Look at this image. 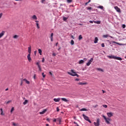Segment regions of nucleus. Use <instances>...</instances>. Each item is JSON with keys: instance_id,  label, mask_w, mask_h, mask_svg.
Wrapping results in <instances>:
<instances>
[{"instance_id": "nucleus-35", "label": "nucleus", "mask_w": 126, "mask_h": 126, "mask_svg": "<svg viewBox=\"0 0 126 126\" xmlns=\"http://www.w3.org/2000/svg\"><path fill=\"white\" fill-rule=\"evenodd\" d=\"M42 76H43V77L44 78H45V77H46V74H44V72H43V73H42Z\"/></svg>"}, {"instance_id": "nucleus-64", "label": "nucleus", "mask_w": 126, "mask_h": 126, "mask_svg": "<svg viewBox=\"0 0 126 126\" xmlns=\"http://www.w3.org/2000/svg\"><path fill=\"white\" fill-rule=\"evenodd\" d=\"M88 3H88V2H87L85 3V5H87Z\"/></svg>"}, {"instance_id": "nucleus-45", "label": "nucleus", "mask_w": 126, "mask_h": 126, "mask_svg": "<svg viewBox=\"0 0 126 126\" xmlns=\"http://www.w3.org/2000/svg\"><path fill=\"white\" fill-rule=\"evenodd\" d=\"M44 62H45V58H42V63H44Z\"/></svg>"}, {"instance_id": "nucleus-57", "label": "nucleus", "mask_w": 126, "mask_h": 126, "mask_svg": "<svg viewBox=\"0 0 126 126\" xmlns=\"http://www.w3.org/2000/svg\"><path fill=\"white\" fill-rule=\"evenodd\" d=\"M88 9H89V10L92 9L91 7H88Z\"/></svg>"}, {"instance_id": "nucleus-3", "label": "nucleus", "mask_w": 126, "mask_h": 126, "mask_svg": "<svg viewBox=\"0 0 126 126\" xmlns=\"http://www.w3.org/2000/svg\"><path fill=\"white\" fill-rule=\"evenodd\" d=\"M102 117H103V119L105 120V123H106L107 125H110V124H111V123H110V122H111V118H106V116H105V115H102Z\"/></svg>"}, {"instance_id": "nucleus-9", "label": "nucleus", "mask_w": 126, "mask_h": 126, "mask_svg": "<svg viewBox=\"0 0 126 126\" xmlns=\"http://www.w3.org/2000/svg\"><path fill=\"white\" fill-rule=\"evenodd\" d=\"M37 19H38V18H37V16H36V15H33V16H32V20H37Z\"/></svg>"}, {"instance_id": "nucleus-43", "label": "nucleus", "mask_w": 126, "mask_h": 126, "mask_svg": "<svg viewBox=\"0 0 126 126\" xmlns=\"http://www.w3.org/2000/svg\"><path fill=\"white\" fill-rule=\"evenodd\" d=\"M53 36H54V33H52L51 34L50 38H52Z\"/></svg>"}, {"instance_id": "nucleus-25", "label": "nucleus", "mask_w": 126, "mask_h": 126, "mask_svg": "<svg viewBox=\"0 0 126 126\" xmlns=\"http://www.w3.org/2000/svg\"><path fill=\"white\" fill-rule=\"evenodd\" d=\"M97 70H98L99 71H104V70H103V69L100 68H96Z\"/></svg>"}, {"instance_id": "nucleus-8", "label": "nucleus", "mask_w": 126, "mask_h": 126, "mask_svg": "<svg viewBox=\"0 0 126 126\" xmlns=\"http://www.w3.org/2000/svg\"><path fill=\"white\" fill-rule=\"evenodd\" d=\"M27 58H28V60L29 62L30 63V62H31V61H32V59H31V54H29L27 56Z\"/></svg>"}, {"instance_id": "nucleus-63", "label": "nucleus", "mask_w": 126, "mask_h": 126, "mask_svg": "<svg viewBox=\"0 0 126 126\" xmlns=\"http://www.w3.org/2000/svg\"><path fill=\"white\" fill-rule=\"evenodd\" d=\"M71 38H72V39H74V37L73 36V35H71Z\"/></svg>"}, {"instance_id": "nucleus-33", "label": "nucleus", "mask_w": 126, "mask_h": 126, "mask_svg": "<svg viewBox=\"0 0 126 126\" xmlns=\"http://www.w3.org/2000/svg\"><path fill=\"white\" fill-rule=\"evenodd\" d=\"M103 108H108V106L107 105L103 104L102 105Z\"/></svg>"}, {"instance_id": "nucleus-32", "label": "nucleus", "mask_w": 126, "mask_h": 126, "mask_svg": "<svg viewBox=\"0 0 126 126\" xmlns=\"http://www.w3.org/2000/svg\"><path fill=\"white\" fill-rule=\"evenodd\" d=\"M36 24L37 29H40V27L39 26V23H36Z\"/></svg>"}, {"instance_id": "nucleus-23", "label": "nucleus", "mask_w": 126, "mask_h": 126, "mask_svg": "<svg viewBox=\"0 0 126 126\" xmlns=\"http://www.w3.org/2000/svg\"><path fill=\"white\" fill-rule=\"evenodd\" d=\"M94 23H96V24H100L101 23V21H94Z\"/></svg>"}, {"instance_id": "nucleus-46", "label": "nucleus", "mask_w": 126, "mask_h": 126, "mask_svg": "<svg viewBox=\"0 0 126 126\" xmlns=\"http://www.w3.org/2000/svg\"><path fill=\"white\" fill-rule=\"evenodd\" d=\"M57 112H60V108H59V107L57 108Z\"/></svg>"}, {"instance_id": "nucleus-18", "label": "nucleus", "mask_w": 126, "mask_h": 126, "mask_svg": "<svg viewBox=\"0 0 126 126\" xmlns=\"http://www.w3.org/2000/svg\"><path fill=\"white\" fill-rule=\"evenodd\" d=\"M94 43V44H96V43H98V37H95Z\"/></svg>"}, {"instance_id": "nucleus-17", "label": "nucleus", "mask_w": 126, "mask_h": 126, "mask_svg": "<svg viewBox=\"0 0 126 126\" xmlns=\"http://www.w3.org/2000/svg\"><path fill=\"white\" fill-rule=\"evenodd\" d=\"M61 100H62V101H64V102H68L69 100L66 99V98H62Z\"/></svg>"}, {"instance_id": "nucleus-34", "label": "nucleus", "mask_w": 126, "mask_h": 126, "mask_svg": "<svg viewBox=\"0 0 126 126\" xmlns=\"http://www.w3.org/2000/svg\"><path fill=\"white\" fill-rule=\"evenodd\" d=\"M13 111H14V107H12L11 109V113H12L13 112Z\"/></svg>"}, {"instance_id": "nucleus-61", "label": "nucleus", "mask_w": 126, "mask_h": 126, "mask_svg": "<svg viewBox=\"0 0 126 126\" xmlns=\"http://www.w3.org/2000/svg\"><path fill=\"white\" fill-rule=\"evenodd\" d=\"M106 93V92H105V91H104V90H102V93Z\"/></svg>"}, {"instance_id": "nucleus-48", "label": "nucleus", "mask_w": 126, "mask_h": 126, "mask_svg": "<svg viewBox=\"0 0 126 126\" xmlns=\"http://www.w3.org/2000/svg\"><path fill=\"white\" fill-rule=\"evenodd\" d=\"M1 16H2V13H0V18H1Z\"/></svg>"}, {"instance_id": "nucleus-38", "label": "nucleus", "mask_w": 126, "mask_h": 126, "mask_svg": "<svg viewBox=\"0 0 126 126\" xmlns=\"http://www.w3.org/2000/svg\"><path fill=\"white\" fill-rule=\"evenodd\" d=\"M36 65H38V67H39V66H41V65H40V63H39V62L36 63Z\"/></svg>"}, {"instance_id": "nucleus-10", "label": "nucleus", "mask_w": 126, "mask_h": 126, "mask_svg": "<svg viewBox=\"0 0 126 126\" xmlns=\"http://www.w3.org/2000/svg\"><path fill=\"white\" fill-rule=\"evenodd\" d=\"M48 111L47 109H44L43 111L39 112L40 115H44Z\"/></svg>"}, {"instance_id": "nucleus-11", "label": "nucleus", "mask_w": 126, "mask_h": 126, "mask_svg": "<svg viewBox=\"0 0 126 126\" xmlns=\"http://www.w3.org/2000/svg\"><path fill=\"white\" fill-rule=\"evenodd\" d=\"M114 8L116 10V11H117V12H121V9H120L119 7L116 6L114 7Z\"/></svg>"}, {"instance_id": "nucleus-7", "label": "nucleus", "mask_w": 126, "mask_h": 126, "mask_svg": "<svg viewBox=\"0 0 126 126\" xmlns=\"http://www.w3.org/2000/svg\"><path fill=\"white\" fill-rule=\"evenodd\" d=\"M99 122H100V120L99 119H97V122H94V125L95 126H99Z\"/></svg>"}, {"instance_id": "nucleus-51", "label": "nucleus", "mask_w": 126, "mask_h": 126, "mask_svg": "<svg viewBox=\"0 0 126 126\" xmlns=\"http://www.w3.org/2000/svg\"><path fill=\"white\" fill-rule=\"evenodd\" d=\"M46 121H47V122H50V119L49 118L46 119Z\"/></svg>"}, {"instance_id": "nucleus-14", "label": "nucleus", "mask_w": 126, "mask_h": 126, "mask_svg": "<svg viewBox=\"0 0 126 126\" xmlns=\"http://www.w3.org/2000/svg\"><path fill=\"white\" fill-rule=\"evenodd\" d=\"M23 81H25L26 82V83H27V84H30V82H29V81L27 80V79H24Z\"/></svg>"}, {"instance_id": "nucleus-5", "label": "nucleus", "mask_w": 126, "mask_h": 126, "mask_svg": "<svg viewBox=\"0 0 126 126\" xmlns=\"http://www.w3.org/2000/svg\"><path fill=\"white\" fill-rule=\"evenodd\" d=\"M107 115L108 118H112V117L114 116V113H113V112H108L107 113Z\"/></svg>"}, {"instance_id": "nucleus-15", "label": "nucleus", "mask_w": 126, "mask_h": 126, "mask_svg": "<svg viewBox=\"0 0 126 126\" xmlns=\"http://www.w3.org/2000/svg\"><path fill=\"white\" fill-rule=\"evenodd\" d=\"M57 122H59V125H61V123H62V118H57Z\"/></svg>"}, {"instance_id": "nucleus-2", "label": "nucleus", "mask_w": 126, "mask_h": 126, "mask_svg": "<svg viewBox=\"0 0 126 126\" xmlns=\"http://www.w3.org/2000/svg\"><path fill=\"white\" fill-rule=\"evenodd\" d=\"M72 72V73H71ZM70 72H67L68 74L71 75V76H77V77H79V75L76 74V72H74V70H71Z\"/></svg>"}, {"instance_id": "nucleus-59", "label": "nucleus", "mask_w": 126, "mask_h": 126, "mask_svg": "<svg viewBox=\"0 0 126 126\" xmlns=\"http://www.w3.org/2000/svg\"><path fill=\"white\" fill-rule=\"evenodd\" d=\"M35 22H36V23H39L38 21H36V20L35 21Z\"/></svg>"}, {"instance_id": "nucleus-39", "label": "nucleus", "mask_w": 126, "mask_h": 126, "mask_svg": "<svg viewBox=\"0 0 126 126\" xmlns=\"http://www.w3.org/2000/svg\"><path fill=\"white\" fill-rule=\"evenodd\" d=\"M12 125H13V126H17V124H15L14 122H12Z\"/></svg>"}, {"instance_id": "nucleus-16", "label": "nucleus", "mask_w": 126, "mask_h": 126, "mask_svg": "<svg viewBox=\"0 0 126 126\" xmlns=\"http://www.w3.org/2000/svg\"><path fill=\"white\" fill-rule=\"evenodd\" d=\"M54 102H59V101H61V98H54Z\"/></svg>"}, {"instance_id": "nucleus-4", "label": "nucleus", "mask_w": 126, "mask_h": 126, "mask_svg": "<svg viewBox=\"0 0 126 126\" xmlns=\"http://www.w3.org/2000/svg\"><path fill=\"white\" fill-rule=\"evenodd\" d=\"M82 116L83 117L84 120H85L86 121H87V122H89V123L91 124V121H90V120H89V117H87L85 114H83Z\"/></svg>"}, {"instance_id": "nucleus-24", "label": "nucleus", "mask_w": 126, "mask_h": 126, "mask_svg": "<svg viewBox=\"0 0 126 126\" xmlns=\"http://www.w3.org/2000/svg\"><path fill=\"white\" fill-rule=\"evenodd\" d=\"M28 103V100H25V101L23 102V105H26Z\"/></svg>"}, {"instance_id": "nucleus-55", "label": "nucleus", "mask_w": 126, "mask_h": 126, "mask_svg": "<svg viewBox=\"0 0 126 126\" xmlns=\"http://www.w3.org/2000/svg\"><path fill=\"white\" fill-rule=\"evenodd\" d=\"M36 54H37V51H34V55H35V56H36Z\"/></svg>"}, {"instance_id": "nucleus-29", "label": "nucleus", "mask_w": 126, "mask_h": 126, "mask_svg": "<svg viewBox=\"0 0 126 126\" xmlns=\"http://www.w3.org/2000/svg\"><path fill=\"white\" fill-rule=\"evenodd\" d=\"M71 45H74V41H73V40H71Z\"/></svg>"}, {"instance_id": "nucleus-28", "label": "nucleus", "mask_w": 126, "mask_h": 126, "mask_svg": "<svg viewBox=\"0 0 126 126\" xmlns=\"http://www.w3.org/2000/svg\"><path fill=\"white\" fill-rule=\"evenodd\" d=\"M97 8H100V9H103V8H104V7H103V6H99L97 7Z\"/></svg>"}, {"instance_id": "nucleus-41", "label": "nucleus", "mask_w": 126, "mask_h": 126, "mask_svg": "<svg viewBox=\"0 0 126 126\" xmlns=\"http://www.w3.org/2000/svg\"><path fill=\"white\" fill-rule=\"evenodd\" d=\"M101 47H102V48H104V47H105V44L102 43V44H101Z\"/></svg>"}, {"instance_id": "nucleus-54", "label": "nucleus", "mask_w": 126, "mask_h": 126, "mask_svg": "<svg viewBox=\"0 0 126 126\" xmlns=\"http://www.w3.org/2000/svg\"><path fill=\"white\" fill-rule=\"evenodd\" d=\"M50 39H51V42H53V37H50Z\"/></svg>"}, {"instance_id": "nucleus-1", "label": "nucleus", "mask_w": 126, "mask_h": 126, "mask_svg": "<svg viewBox=\"0 0 126 126\" xmlns=\"http://www.w3.org/2000/svg\"><path fill=\"white\" fill-rule=\"evenodd\" d=\"M107 58L109 59H113V60H118V61H122L123 59L121 57H118L114 55L108 56Z\"/></svg>"}, {"instance_id": "nucleus-6", "label": "nucleus", "mask_w": 126, "mask_h": 126, "mask_svg": "<svg viewBox=\"0 0 126 126\" xmlns=\"http://www.w3.org/2000/svg\"><path fill=\"white\" fill-rule=\"evenodd\" d=\"M93 61H94V59L93 58H91V60L89 61V62L87 63V65H88V66H89V65L91 64V63H92Z\"/></svg>"}, {"instance_id": "nucleus-21", "label": "nucleus", "mask_w": 126, "mask_h": 126, "mask_svg": "<svg viewBox=\"0 0 126 126\" xmlns=\"http://www.w3.org/2000/svg\"><path fill=\"white\" fill-rule=\"evenodd\" d=\"M78 84L79 85H85L86 84V83H78Z\"/></svg>"}, {"instance_id": "nucleus-58", "label": "nucleus", "mask_w": 126, "mask_h": 126, "mask_svg": "<svg viewBox=\"0 0 126 126\" xmlns=\"http://www.w3.org/2000/svg\"><path fill=\"white\" fill-rule=\"evenodd\" d=\"M0 110L1 111V113H2V112H3V111L2 110V108H0Z\"/></svg>"}, {"instance_id": "nucleus-56", "label": "nucleus", "mask_w": 126, "mask_h": 126, "mask_svg": "<svg viewBox=\"0 0 126 126\" xmlns=\"http://www.w3.org/2000/svg\"><path fill=\"white\" fill-rule=\"evenodd\" d=\"M49 74H50V75H53V73H52L51 72H49Z\"/></svg>"}, {"instance_id": "nucleus-62", "label": "nucleus", "mask_w": 126, "mask_h": 126, "mask_svg": "<svg viewBox=\"0 0 126 126\" xmlns=\"http://www.w3.org/2000/svg\"><path fill=\"white\" fill-rule=\"evenodd\" d=\"M44 1H45V0H41V2L43 3V2H44Z\"/></svg>"}, {"instance_id": "nucleus-50", "label": "nucleus", "mask_w": 126, "mask_h": 126, "mask_svg": "<svg viewBox=\"0 0 126 126\" xmlns=\"http://www.w3.org/2000/svg\"><path fill=\"white\" fill-rule=\"evenodd\" d=\"M122 27L123 28H125L126 27V25H123Z\"/></svg>"}, {"instance_id": "nucleus-30", "label": "nucleus", "mask_w": 126, "mask_h": 126, "mask_svg": "<svg viewBox=\"0 0 126 126\" xmlns=\"http://www.w3.org/2000/svg\"><path fill=\"white\" fill-rule=\"evenodd\" d=\"M66 0L68 3H70V2H72V0Z\"/></svg>"}, {"instance_id": "nucleus-44", "label": "nucleus", "mask_w": 126, "mask_h": 126, "mask_svg": "<svg viewBox=\"0 0 126 126\" xmlns=\"http://www.w3.org/2000/svg\"><path fill=\"white\" fill-rule=\"evenodd\" d=\"M11 100H9L6 102V104H9V103H11Z\"/></svg>"}, {"instance_id": "nucleus-42", "label": "nucleus", "mask_w": 126, "mask_h": 126, "mask_svg": "<svg viewBox=\"0 0 126 126\" xmlns=\"http://www.w3.org/2000/svg\"><path fill=\"white\" fill-rule=\"evenodd\" d=\"M52 56H53L54 57H56V56H57V54L55 53H53Z\"/></svg>"}, {"instance_id": "nucleus-13", "label": "nucleus", "mask_w": 126, "mask_h": 126, "mask_svg": "<svg viewBox=\"0 0 126 126\" xmlns=\"http://www.w3.org/2000/svg\"><path fill=\"white\" fill-rule=\"evenodd\" d=\"M32 48H31V46H30V47H28V53L30 54H31V52H32Z\"/></svg>"}, {"instance_id": "nucleus-19", "label": "nucleus", "mask_w": 126, "mask_h": 126, "mask_svg": "<svg viewBox=\"0 0 126 126\" xmlns=\"http://www.w3.org/2000/svg\"><path fill=\"white\" fill-rule=\"evenodd\" d=\"M38 51L40 56H42V50L38 49Z\"/></svg>"}, {"instance_id": "nucleus-53", "label": "nucleus", "mask_w": 126, "mask_h": 126, "mask_svg": "<svg viewBox=\"0 0 126 126\" xmlns=\"http://www.w3.org/2000/svg\"><path fill=\"white\" fill-rule=\"evenodd\" d=\"M75 81H79V79L77 78V79H75Z\"/></svg>"}, {"instance_id": "nucleus-12", "label": "nucleus", "mask_w": 126, "mask_h": 126, "mask_svg": "<svg viewBox=\"0 0 126 126\" xmlns=\"http://www.w3.org/2000/svg\"><path fill=\"white\" fill-rule=\"evenodd\" d=\"M5 33V32H4V31H2V32L1 33H0V39L2 37H3Z\"/></svg>"}, {"instance_id": "nucleus-22", "label": "nucleus", "mask_w": 126, "mask_h": 126, "mask_svg": "<svg viewBox=\"0 0 126 126\" xmlns=\"http://www.w3.org/2000/svg\"><path fill=\"white\" fill-rule=\"evenodd\" d=\"M80 111L81 112H82L83 111H88V110H87V109H86V108H82V109H80Z\"/></svg>"}, {"instance_id": "nucleus-31", "label": "nucleus", "mask_w": 126, "mask_h": 126, "mask_svg": "<svg viewBox=\"0 0 126 126\" xmlns=\"http://www.w3.org/2000/svg\"><path fill=\"white\" fill-rule=\"evenodd\" d=\"M19 36L17 35H15L14 36H13V38L14 39H17V38H18Z\"/></svg>"}, {"instance_id": "nucleus-20", "label": "nucleus", "mask_w": 126, "mask_h": 126, "mask_svg": "<svg viewBox=\"0 0 126 126\" xmlns=\"http://www.w3.org/2000/svg\"><path fill=\"white\" fill-rule=\"evenodd\" d=\"M83 37L81 34L79 35V37H78V40L79 41H80V40H82Z\"/></svg>"}, {"instance_id": "nucleus-52", "label": "nucleus", "mask_w": 126, "mask_h": 126, "mask_svg": "<svg viewBox=\"0 0 126 126\" xmlns=\"http://www.w3.org/2000/svg\"><path fill=\"white\" fill-rule=\"evenodd\" d=\"M98 107V105H95L94 106V108H97Z\"/></svg>"}, {"instance_id": "nucleus-37", "label": "nucleus", "mask_w": 126, "mask_h": 126, "mask_svg": "<svg viewBox=\"0 0 126 126\" xmlns=\"http://www.w3.org/2000/svg\"><path fill=\"white\" fill-rule=\"evenodd\" d=\"M63 19L64 21H66L67 18L64 17H63Z\"/></svg>"}, {"instance_id": "nucleus-40", "label": "nucleus", "mask_w": 126, "mask_h": 126, "mask_svg": "<svg viewBox=\"0 0 126 126\" xmlns=\"http://www.w3.org/2000/svg\"><path fill=\"white\" fill-rule=\"evenodd\" d=\"M57 119H54L53 120V122H54V123H56V122H57Z\"/></svg>"}, {"instance_id": "nucleus-60", "label": "nucleus", "mask_w": 126, "mask_h": 126, "mask_svg": "<svg viewBox=\"0 0 126 126\" xmlns=\"http://www.w3.org/2000/svg\"><path fill=\"white\" fill-rule=\"evenodd\" d=\"M74 124H75V125H78V124H77V123H76V122H74Z\"/></svg>"}, {"instance_id": "nucleus-36", "label": "nucleus", "mask_w": 126, "mask_h": 126, "mask_svg": "<svg viewBox=\"0 0 126 126\" xmlns=\"http://www.w3.org/2000/svg\"><path fill=\"white\" fill-rule=\"evenodd\" d=\"M38 68L39 69V71H42V68L41 67V66H38Z\"/></svg>"}, {"instance_id": "nucleus-47", "label": "nucleus", "mask_w": 126, "mask_h": 126, "mask_svg": "<svg viewBox=\"0 0 126 126\" xmlns=\"http://www.w3.org/2000/svg\"><path fill=\"white\" fill-rule=\"evenodd\" d=\"M1 116H4V113H3V112H1Z\"/></svg>"}, {"instance_id": "nucleus-26", "label": "nucleus", "mask_w": 126, "mask_h": 126, "mask_svg": "<svg viewBox=\"0 0 126 126\" xmlns=\"http://www.w3.org/2000/svg\"><path fill=\"white\" fill-rule=\"evenodd\" d=\"M84 63V61H83V60H80V61H79V63L80 64H81V63Z\"/></svg>"}, {"instance_id": "nucleus-27", "label": "nucleus", "mask_w": 126, "mask_h": 126, "mask_svg": "<svg viewBox=\"0 0 126 126\" xmlns=\"http://www.w3.org/2000/svg\"><path fill=\"white\" fill-rule=\"evenodd\" d=\"M108 37H109V35L108 34H105L103 35V38H108Z\"/></svg>"}, {"instance_id": "nucleus-49", "label": "nucleus", "mask_w": 126, "mask_h": 126, "mask_svg": "<svg viewBox=\"0 0 126 126\" xmlns=\"http://www.w3.org/2000/svg\"><path fill=\"white\" fill-rule=\"evenodd\" d=\"M90 23H93V22H94V21H89Z\"/></svg>"}]
</instances>
